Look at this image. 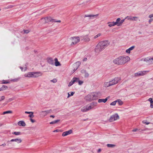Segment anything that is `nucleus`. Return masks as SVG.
I'll use <instances>...</instances> for the list:
<instances>
[{
	"label": "nucleus",
	"instance_id": "1",
	"mask_svg": "<svg viewBox=\"0 0 153 153\" xmlns=\"http://www.w3.org/2000/svg\"><path fill=\"white\" fill-rule=\"evenodd\" d=\"M110 44L108 40H105L100 41L96 46L95 51L97 53H99L102 51Z\"/></svg>",
	"mask_w": 153,
	"mask_h": 153
},
{
	"label": "nucleus",
	"instance_id": "2",
	"mask_svg": "<svg viewBox=\"0 0 153 153\" xmlns=\"http://www.w3.org/2000/svg\"><path fill=\"white\" fill-rule=\"evenodd\" d=\"M129 60L130 58L128 56H120L115 59L113 62L115 64L122 65L127 62Z\"/></svg>",
	"mask_w": 153,
	"mask_h": 153
},
{
	"label": "nucleus",
	"instance_id": "3",
	"mask_svg": "<svg viewBox=\"0 0 153 153\" xmlns=\"http://www.w3.org/2000/svg\"><path fill=\"white\" fill-rule=\"evenodd\" d=\"M71 42V45L72 46L78 43L80 41V38L78 36H74L71 37L70 39Z\"/></svg>",
	"mask_w": 153,
	"mask_h": 153
},
{
	"label": "nucleus",
	"instance_id": "4",
	"mask_svg": "<svg viewBox=\"0 0 153 153\" xmlns=\"http://www.w3.org/2000/svg\"><path fill=\"white\" fill-rule=\"evenodd\" d=\"M93 108V107L92 106L91 104H89L82 107L81 109V111L82 112H86Z\"/></svg>",
	"mask_w": 153,
	"mask_h": 153
},
{
	"label": "nucleus",
	"instance_id": "5",
	"mask_svg": "<svg viewBox=\"0 0 153 153\" xmlns=\"http://www.w3.org/2000/svg\"><path fill=\"white\" fill-rule=\"evenodd\" d=\"M43 19L45 23H48L50 22H60V20L56 21V20L52 19L51 17H46L44 19Z\"/></svg>",
	"mask_w": 153,
	"mask_h": 153
},
{
	"label": "nucleus",
	"instance_id": "6",
	"mask_svg": "<svg viewBox=\"0 0 153 153\" xmlns=\"http://www.w3.org/2000/svg\"><path fill=\"white\" fill-rule=\"evenodd\" d=\"M119 119V117L118 114L115 113L112 115L109 119V121L110 122H114Z\"/></svg>",
	"mask_w": 153,
	"mask_h": 153
},
{
	"label": "nucleus",
	"instance_id": "7",
	"mask_svg": "<svg viewBox=\"0 0 153 153\" xmlns=\"http://www.w3.org/2000/svg\"><path fill=\"white\" fill-rule=\"evenodd\" d=\"M120 80L121 78L120 77H116L112 79L111 81H110V82L112 85H113L117 84Z\"/></svg>",
	"mask_w": 153,
	"mask_h": 153
},
{
	"label": "nucleus",
	"instance_id": "8",
	"mask_svg": "<svg viewBox=\"0 0 153 153\" xmlns=\"http://www.w3.org/2000/svg\"><path fill=\"white\" fill-rule=\"evenodd\" d=\"M149 72V71H141L137 72L135 74V76H142L146 74Z\"/></svg>",
	"mask_w": 153,
	"mask_h": 153
},
{
	"label": "nucleus",
	"instance_id": "9",
	"mask_svg": "<svg viewBox=\"0 0 153 153\" xmlns=\"http://www.w3.org/2000/svg\"><path fill=\"white\" fill-rule=\"evenodd\" d=\"M143 61L146 62L149 65L153 64V57L151 58L147 57L143 59Z\"/></svg>",
	"mask_w": 153,
	"mask_h": 153
},
{
	"label": "nucleus",
	"instance_id": "10",
	"mask_svg": "<svg viewBox=\"0 0 153 153\" xmlns=\"http://www.w3.org/2000/svg\"><path fill=\"white\" fill-rule=\"evenodd\" d=\"M91 94L93 100H96L100 97L99 92H93L91 93Z\"/></svg>",
	"mask_w": 153,
	"mask_h": 153
},
{
	"label": "nucleus",
	"instance_id": "11",
	"mask_svg": "<svg viewBox=\"0 0 153 153\" xmlns=\"http://www.w3.org/2000/svg\"><path fill=\"white\" fill-rule=\"evenodd\" d=\"M51 110H47L45 111H42L40 112V115L43 117H44L47 115L51 112Z\"/></svg>",
	"mask_w": 153,
	"mask_h": 153
},
{
	"label": "nucleus",
	"instance_id": "12",
	"mask_svg": "<svg viewBox=\"0 0 153 153\" xmlns=\"http://www.w3.org/2000/svg\"><path fill=\"white\" fill-rule=\"evenodd\" d=\"M126 19L125 18L124 19L121 20L120 18H117L116 20V21H117V26H121Z\"/></svg>",
	"mask_w": 153,
	"mask_h": 153
},
{
	"label": "nucleus",
	"instance_id": "13",
	"mask_svg": "<svg viewBox=\"0 0 153 153\" xmlns=\"http://www.w3.org/2000/svg\"><path fill=\"white\" fill-rule=\"evenodd\" d=\"M33 77H37L42 76V73L41 72H33Z\"/></svg>",
	"mask_w": 153,
	"mask_h": 153
},
{
	"label": "nucleus",
	"instance_id": "14",
	"mask_svg": "<svg viewBox=\"0 0 153 153\" xmlns=\"http://www.w3.org/2000/svg\"><path fill=\"white\" fill-rule=\"evenodd\" d=\"M125 19H127L128 20L131 21H136L138 19V17L137 16H127L125 18Z\"/></svg>",
	"mask_w": 153,
	"mask_h": 153
},
{
	"label": "nucleus",
	"instance_id": "15",
	"mask_svg": "<svg viewBox=\"0 0 153 153\" xmlns=\"http://www.w3.org/2000/svg\"><path fill=\"white\" fill-rule=\"evenodd\" d=\"M81 64V62L79 61H78L76 62L74 65V67L73 69L74 72L78 68L79 66Z\"/></svg>",
	"mask_w": 153,
	"mask_h": 153
},
{
	"label": "nucleus",
	"instance_id": "16",
	"mask_svg": "<svg viewBox=\"0 0 153 153\" xmlns=\"http://www.w3.org/2000/svg\"><path fill=\"white\" fill-rule=\"evenodd\" d=\"M10 142H15L17 144H19L22 142V140L21 138L13 139L10 140Z\"/></svg>",
	"mask_w": 153,
	"mask_h": 153
},
{
	"label": "nucleus",
	"instance_id": "17",
	"mask_svg": "<svg viewBox=\"0 0 153 153\" xmlns=\"http://www.w3.org/2000/svg\"><path fill=\"white\" fill-rule=\"evenodd\" d=\"M117 21H116V22H107V24H108V26L109 27H111L112 26H114L115 25H117Z\"/></svg>",
	"mask_w": 153,
	"mask_h": 153
},
{
	"label": "nucleus",
	"instance_id": "18",
	"mask_svg": "<svg viewBox=\"0 0 153 153\" xmlns=\"http://www.w3.org/2000/svg\"><path fill=\"white\" fill-rule=\"evenodd\" d=\"M85 100L87 101L91 102L93 100V99L91 94L88 95L85 98Z\"/></svg>",
	"mask_w": 153,
	"mask_h": 153
},
{
	"label": "nucleus",
	"instance_id": "19",
	"mask_svg": "<svg viewBox=\"0 0 153 153\" xmlns=\"http://www.w3.org/2000/svg\"><path fill=\"white\" fill-rule=\"evenodd\" d=\"M110 98V96H108L105 99H98V102L99 103L103 102L105 103Z\"/></svg>",
	"mask_w": 153,
	"mask_h": 153
},
{
	"label": "nucleus",
	"instance_id": "20",
	"mask_svg": "<svg viewBox=\"0 0 153 153\" xmlns=\"http://www.w3.org/2000/svg\"><path fill=\"white\" fill-rule=\"evenodd\" d=\"M72 133V130H70L68 131L64 132L62 133V135L63 137H65L71 134Z\"/></svg>",
	"mask_w": 153,
	"mask_h": 153
},
{
	"label": "nucleus",
	"instance_id": "21",
	"mask_svg": "<svg viewBox=\"0 0 153 153\" xmlns=\"http://www.w3.org/2000/svg\"><path fill=\"white\" fill-rule=\"evenodd\" d=\"M82 40L84 42H88L90 41V39L88 37V36H86L83 37V38L82 39Z\"/></svg>",
	"mask_w": 153,
	"mask_h": 153
},
{
	"label": "nucleus",
	"instance_id": "22",
	"mask_svg": "<svg viewBox=\"0 0 153 153\" xmlns=\"http://www.w3.org/2000/svg\"><path fill=\"white\" fill-rule=\"evenodd\" d=\"M33 72H29L25 74L24 76L25 77H33Z\"/></svg>",
	"mask_w": 153,
	"mask_h": 153
},
{
	"label": "nucleus",
	"instance_id": "23",
	"mask_svg": "<svg viewBox=\"0 0 153 153\" xmlns=\"http://www.w3.org/2000/svg\"><path fill=\"white\" fill-rule=\"evenodd\" d=\"M18 124L19 126H25L26 125L25 123L23 121H20L18 123Z\"/></svg>",
	"mask_w": 153,
	"mask_h": 153
},
{
	"label": "nucleus",
	"instance_id": "24",
	"mask_svg": "<svg viewBox=\"0 0 153 153\" xmlns=\"http://www.w3.org/2000/svg\"><path fill=\"white\" fill-rule=\"evenodd\" d=\"M135 48L134 46H133L126 50V52L128 53H130L131 51L132 50Z\"/></svg>",
	"mask_w": 153,
	"mask_h": 153
},
{
	"label": "nucleus",
	"instance_id": "25",
	"mask_svg": "<svg viewBox=\"0 0 153 153\" xmlns=\"http://www.w3.org/2000/svg\"><path fill=\"white\" fill-rule=\"evenodd\" d=\"M111 86H112V85L110 81L105 82L104 84V86L105 87H108Z\"/></svg>",
	"mask_w": 153,
	"mask_h": 153
},
{
	"label": "nucleus",
	"instance_id": "26",
	"mask_svg": "<svg viewBox=\"0 0 153 153\" xmlns=\"http://www.w3.org/2000/svg\"><path fill=\"white\" fill-rule=\"evenodd\" d=\"M47 61L49 64L51 65H54V61L51 58L48 59Z\"/></svg>",
	"mask_w": 153,
	"mask_h": 153
},
{
	"label": "nucleus",
	"instance_id": "27",
	"mask_svg": "<svg viewBox=\"0 0 153 153\" xmlns=\"http://www.w3.org/2000/svg\"><path fill=\"white\" fill-rule=\"evenodd\" d=\"M153 13L149 15V17L150 19L149 20V24H151L152 21H153Z\"/></svg>",
	"mask_w": 153,
	"mask_h": 153
},
{
	"label": "nucleus",
	"instance_id": "28",
	"mask_svg": "<svg viewBox=\"0 0 153 153\" xmlns=\"http://www.w3.org/2000/svg\"><path fill=\"white\" fill-rule=\"evenodd\" d=\"M54 60L55 61V65L56 66H57L60 65L59 62L58 61V59L56 58H55Z\"/></svg>",
	"mask_w": 153,
	"mask_h": 153
},
{
	"label": "nucleus",
	"instance_id": "29",
	"mask_svg": "<svg viewBox=\"0 0 153 153\" xmlns=\"http://www.w3.org/2000/svg\"><path fill=\"white\" fill-rule=\"evenodd\" d=\"M117 102L118 105H122L123 104V102L120 99L117 100H116Z\"/></svg>",
	"mask_w": 153,
	"mask_h": 153
},
{
	"label": "nucleus",
	"instance_id": "30",
	"mask_svg": "<svg viewBox=\"0 0 153 153\" xmlns=\"http://www.w3.org/2000/svg\"><path fill=\"white\" fill-rule=\"evenodd\" d=\"M12 134L16 135H20L21 134V132L19 131H14L12 133Z\"/></svg>",
	"mask_w": 153,
	"mask_h": 153
},
{
	"label": "nucleus",
	"instance_id": "31",
	"mask_svg": "<svg viewBox=\"0 0 153 153\" xmlns=\"http://www.w3.org/2000/svg\"><path fill=\"white\" fill-rule=\"evenodd\" d=\"M59 121H60V120H55L54 121H53L50 122V124H54L57 123V122H59Z\"/></svg>",
	"mask_w": 153,
	"mask_h": 153
},
{
	"label": "nucleus",
	"instance_id": "32",
	"mask_svg": "<svg viewBox=\"0 0 153 153\" xmlns=\"http://www.w3.org/2000/svg\"><path fill=\"white\" fill-rule=\"evenodd\" d=\"M79 79V78H77V77H74L72 79V80L73 81H74V82H78Z\"/></svg>",
	"mask_w": 153,
	"mask_h": 153
},
{
	"label": "nucleus",
	"instance_id": "33",
	"mask_svg": "<svg viewBox=\"0 0 153 153\" xmlns=\"http://www.w3.org/2000/svg\"><path fill=\"white\" fill-rule=\"evenodd\" d=\"M102 35V34L101 33H99L97 34V35L94 36V39H96L97 38L100 36Z\"/></svg>",
	"mask_w": 153,
	"mask_h": 153
},
{
	"label": "nucleus",
	"instance_id": "34",
	"mask_svg": "<svg viewBox=\"0 0 153 153\" xmlns=\"http://www.w3.org/2000/svg\"><path fill=\"white\" fill-rule=\"evenodd\" d=\"M12 113V111H4L3 112L2 114H9V113Z\"/></svg>",
	"mask_w": 153,
	"mask_h": 153
},
{
	"label": "nucleus",
	"instance_id": "35",
	"mask_svg": "<svg viewBox=\"0 0 153 153\" xmlns=\"http://www.w3.org/2000/svg\"><path fill=\"white\" fill-rule=\"evenodd\" d=\"M98 14H97V15H85V17H97V16H98Z\"/></svg>",
	"mask_w": 153,
	"mask_h": 153
},
{
	"label": "nucleus",
	"instance_id": "36",
	"mask_svg": "<svg viewBox=\"0 0 153 153\" xmlns=\"http://www.w3.org/2000/svg\"><path fill=\"white\" fill-rule=\"evenodd\" d=\"M107 146L108 147H113L115 146V145L113 144H107Z\"/></svg>",
	"mask_w": 153,
	"mask_h": 153
},
{
	"label": "nucleus",
	"instance_id": "37",
	"mask_svg": "<svg viewBox=\"0 0 153 153\" xmlns=\"http://www.w3.org/2000/svg\"><path fill=\"white\" fill-rule=\"evenodd\" d=\"M74 81H73L72 80H72H71V81L69 82L68 85V86L69 87H70L72 85H73V84L74 83Z\"/></svg>",
	"mask_w": 153,
	"mask_h": 153
},
{
	"label": "nucleus",
	"instance_id": "38",
	"mask_svg": "<svg viewBox=\"0 0 153 153\" xmlns=\"http://www.w3.org/2000/svg\"><path fill=\"white\" fill-rule=\"evenodd\" d=\"M116 103H117V101H116V100H115V101L111 102L110 103V105H111L114 106V105H116Z\"/></svg>",
	"mask_w": 153,
	"mask_h": 153
},
{
	"label": "nucleus",
	"instance_id": "39",
	"mask_svg": "<svg viewBox=\"0 0 153 153\" xmlns=\"http://www.w3.org/2000/svg\"><path fill=\"white\" fill-rule=\"evenodd\" d=\"M20 68L21 69L22 71H26L27 69V68L26 67H25L24 69V68L21 67H20Z\"/></svg>",
	"mask_w": 153,
	"mask_h": 153
},
{
	"label": "nucleus",
	"instance_id": "40",
	"mask_svg": "<svg viewBox=\"0 0 153 153\" xmlns=\"http://www.w3.org/2000/svg\"><path fill=\"white\" fill-rule=\"evenodd\" d=\"M33 112H32L30 113V114L29 115V117H30V118H33L34 117V116L33 114Z\"/></svg>",
	"mask_w": 153,
	"mask_h": 153
},
{
	"label": "nucleus",
	"instance_id": "41",
	"mask_svg": "<svg viewBox=\"0 0 153 153\" xmlns=\"http://www.w3.org/2000/svg\"><path fill=\"white\" fill-rule=\"evenodd\" d=\"M3 90H5L8 88V87L5 85H3L2 87Z\"/></svg>",
	"mask_w": 153,
	"mask_h": 153
},
{
	"label": "nucleus",
	"instance_id": "42",
	"mask_svg": "<svg viewBox=\"0 0 153 153\" xmlns=\"http://www.w3.org/2000/svg\"><path fill=\"white\" fill-rule=\"evenodd\" d=\"M142 123H143L145 124L146 125H148L150 123L149 122H148L146 120H143V121Z\"/></svg>",
	"mask_w": 153,
	"mask_h": 153
},
{
	"label": "nucleus",
	"instance_id": "43",
	"mask_svg": "<svg viewBox=\"0 0 153 153\" xmlns=\"http://www.w3.org/2000/svg\"><path fill=\"white\" fill-rule=\"evenodd\" d=\"M57 79H54L51 80V81L53 83H56L57 82Z\"/></svg>",
	"mask_w": 153,
	"mask_h": 153
},
{
	"label": "nucleus",
	"instance_id": "44",
	"mask_svg": "<svg viewBox=\"0 0 153 153\" xmlns=\"http://www.w3.org/2000/svg\"><path fill=\"white\" fill-rule=\"evenodd\" d=\"M9 82H8V81H5V80H3L2 81V84H7V83H9Z\"/></svg>",
	"mask_w": 153,
	"mask_h": 153
},
{
	"label": "nucleus",
	"instance_id": "45",
	"mask_svg": "<svg viewBox=\"0 0 153 153\" xmlns=\"http://www.w3.org/2000/svg\"><path fill=\"white\" fill-rule=\"evenodd\" d=\"M78 82L79 85H81L83 83V82L82 81H80L79 79V80Z\"/></svg>",
	"mask_w": 153,
	"mask_h": 153
},
{
	"label": "nucleus",
	"instance_id": "46",
	"mask_svg": "<svg viewBox=\"0 0 153 153\" xmlns=\"http://www.w3.org/2000/svg\"><path fill=\"white\" fill-rule=\"evenodd\" d=\"M148 100L150 102V103L153 102V101L152 99V98H149Z\"/></svg>",
	"mask_w": 153,
	"mask_h": 153
},
{
	"label": "nucleus",
	"instance_id": "47",
	"mask_svg": "<svg viewBox=\"0 0 153 153\" xmlns=\"http://www.w3.org/2000/svg\"><path fill=\"white\" fill-rule=\"evenodd\" d=\"M30 121H31V122L32 123H34V122H35V120H34L33 119H32L31 118H30Z\"/></svg>",
	"mask_w": 153,
	"mask_h": 153
},
{
	"label": "nucleus",
	"instance_id": "48",
	"mask_svg": "<svg viewBox=\"0 0 153 153\" xmlns=\"http://www.w3.org/2000/svg\"><path fill=\"white\" fill-rule=\"evenodd\" d=\"M4 96H2L0 98V101L1 100H3L4 99Z\"/></svg>",
	"mask_w": 153,
	"mask_h": 153
},
{
	"label": "nucleus",
	"instance_id": "49",
	"mask_svg": "<svg viewBox=\"0 0 153 153\" xmlns=\"http://www.w3.org/2000/svg\"><path fill=\"white\" fill-rule=\"evenodd\" d=\"M6 145V144L5 143H4L0 145V146H3V147H5Z\"/></svg>",
	"mask_w": 153,
	"mask_h": 153
},
{
	"label": "nucleus",
	"instance_id": "50",
	"mask_svg": "<svg viewBox=\"0 0 153 153\" xmlns=\"http://www.w3.org/2000/svg\"><path fill=\"white\" fill-rule=\"evenodd\" d=\"M150 106L151 108H153V102L150 103Z\"/></svg>",
	"mask_w": 153,
	"mask_h": 153
},
{
	"label": "nucleus",
	"instance_id": "51",
	"mask_svg": "<svg viewBox=\"0 0 153 153\" xmlns=\"http://www.w3.org/2000/svg\"><path fill=\"white\" fill-rule=\"evenodd\" d=\"M31 112H32V111L29 112V111H25V113L26 114H30L31 113Z\"/></svg>",
	"mask_w": 153,
	"mask_h": 153
},
{
	"label": "nucleus",
	"instance_id": "52",
	"mask_svg": "<svg viewBox=\"0 0 153 153\" xmlns=\"http://www.w3.org/2000/svg\"><path fill=\"white\" fill-rule=\"evenodd\" d=\"M74 94V92H72L71 93L70 95L71 96H72Z\"/></svg>",
	"mask_w": 153,
	"mask_h": 153
},
{
	"label": "nucleus",
	"instance_id": "53",
	"mask_svg": "<svg viewBox=\"0 0 153 153\" xmlns=\"http://www.w3.org/2000/svg\"><path fill=\"white\" fill-rule=\"evenodd\" d=\"M137 129H135L133 130L132 131L133 132H135V131H137Z\"/></svg>",
	"mask_w": 153,
	"mask_h": 153
},
{
	"label": "nucleus",
	"instance_id": "54",
	"mask_svg": "<svg viewBox=\"0 0 153 153\" xmlns=\"http://www.w3.org/2000/svg\"><path fill=\"white\" fill-rule=\"evenodd\" d=\"M68 96L67 97V98H68L71 96L70 95V94H69V93H68Z\"/></svg>",
	"mask_w": 153,
	"mask_h": 153
},
{
	"label": "nucleus",
	"instance_id": "55",
	"mask_svg": "<svg viewBox=\"0 0 153 153\" xmlns=\"http://www.w3.org/2000/svg\"><path fill=\"white\" fill-rule=\"evenodd\" d=\"M101 151V149H98V151H97V152L99 153V152H100Z\"/></svg>",
	"mask_w": 153,
	"mask_h": 153
},
{
	"label": "nucleus",
	"instance_id": "56",
	"mask_svg": "<svg viewBox=\"0 0 153 153\" xmlns=\"http://www.w3.org/2000/svg\"><path fill=\"white\" fill-rule=\"evenodd\" d=\"M88 73H87L85 74V77H88Z\"/></svg>",
	"mask_w": 153,
	"mask_h": 153
},
{
	"label": "nucleus",
	"instance_id": "57",
	"mask_svg": "<svg viewBox=\"0 0 153 153\" xmlns=\"http://www.w3.org/2000/svg\"><path fill=\"white\" fill-rule=\"evenodd\" d=\"M50 117H52L53 118H54L55 117L54 116V115H51L50 116Z\"/></svg>",
	"mask_w": 153,
	"mask_h": 153
},
{
	"label": "nucleus",
	"instance_id": "58",
	"mask_svg": "<svg viewBox=\"0 0 153 153\" xmlns=\"http://www.w3.org/2000/svg\"><path fill=\"white\" fill-rule=\"evenodd\" d=\"M3 91V89L2 87H1V88H0V91Z\"/></svg>",
	"mask_w": 153,
	"mask_h": 153
},
{
	"label": "nucleus",
	"instance_id": "59",
	"mask_svg": "<svg viewBox=\"0 0 153 153\" xmlns=\"http://www.w3.org/2000/svg\"><path fill=\"white\" fill-rule=\"evenodd\" d=\"M58 131V130H56L53 131V132H57Z\"/></svg>",
	"mask_w": 153,
	"mask_h": 153
},
{
	"label": "nucleus",
	"instance_id": "60",
	"mask_svg": "<svg viewBox=\"0 0 153 153\" xmlns=\"http://www.w3.org/2000/svg\"><path fill=\"white\" fill-rule=\"evenodd\" d=\"M86 60H87V58H84V59H83V61H86Z\"/></svg>",
	"mask_w": 153,
	"mask_h": 153
},
{
	"label": "nucleus",
	"instance_id": "61",
	"mask_svg": "<svg viewBox=\"0 0 153 153\" xmlns=\"http://www.w3.org/2000/svg\"><path fill=\"white\" fill-rule=\"evenodd\" d=\"M18 80V79H16L13 80H12V81H17Z\"/></svg>",
	"mask_w": 153,
	"mask_h": 153
},
{
	"label": "nucleus",
	"instance_id": "62",
	"mask_svg": "<svg viewBox=\"0 0 153 153\" xmlns=\"http://www.w3.org/2000/svg\"><path fill=\"white\" fill-rule=\"evenodd\" d=\"M3 125V124L2 123H0V126H1Z\"/></svg>",
	"mask_w": 153,
	"mask_h": 153
},
{
	"label": "nucleus",
	"instance_id": "63",
	"mask_svg": "<svg viewBox=\"0 0 153 153\" xmlns=\"http://www.w3.org/2000/svg\"><path fill=\"white\" fill-rule=\"evenodd\" d=\"M148 130V129L146 128V129H145L143 130V131H145V130Z\"/></svg>",
	"mask_w": 153,
	"mask_h": 153
},
{
	"label": "nucleus",
	"instance_id": "64",
	"mask_svg": "<svg viewBox=\"0 0 153 153\" xmlns=\"http://www.w3.org/2000/svg\"><path fill=\"white\" fill-rule=\"evenodd\" d=\"M25 33H28V32H26L25 31Z\"/></svg>",
	"mask_w": 153,
	"mask_h": 153
}]
</instances>
